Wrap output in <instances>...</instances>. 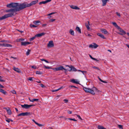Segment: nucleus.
Instances as JSON below:
<instances>
[{
  "label": "nucleus",
  "instance_id": "9b49d317",
  "mask_svg": "<svg viewBox=\"0 0 129 129\" xmlns=\"http://www.w3.org/2000/svg\"><path fill=\"white\" fill-rule=\"evenodd\" d=\"M30 43L29 42H22L21 43V44L22 45L26 46V45L30 44Z\"/></svg>",
  "mask_w": 129,
  "mask_h": 129
},
{
  "label": "nucleus",
  "instance_id": "e433bc0d",
  "mask_svg": "<svg viewBox=\"0 0 129 129\" xmlns=\"http://www.w3.org/2000/svg\"><path fill=\"white\" fill-rule=\"evenodd\" d=\"M24 116V113H22L18 115L17 116Z\"/></svg>",
  "mask_w": 129,
  "mask_h": 129
},
{
  "label": "nucleus",
  "instance_id": "c756f323",
  "mask_svg": "<svg viewBox=\"0 0 129 129\" xmlns=\"http://www.w3.org/2000/svg\"><path fill=\"white\" fill-rule=\"evenodd\" d=\"M78 71L82 73L84 75L85 74H86L87 73V72L86 71H82L81 70H79Z\"/></svg>",
  "mask_w": 129,
  "mask_h": 129
},
{
  "label": "nucleus",
  "instance_id": "603ef678",
  "mask_svg": "<svg viewBox=\"0 0 129 129\" xmlns=\"http://www.w3.org/2000/svg\"><path fill=\"white\" fill-rule=\"evenodd\" d=\"M116 13L118 17H120V14L118 12H116Z\"/></svg>",
  "mask_w": 129,
  "mask_h": 129
},
{
  "label": "nucleus",
  "instance_id": "6e6d98bb",
  "mask_svg": "<svg viewBox=\"0 0 129 129\" xmlns=\"http://www.w3.org/2000/svg\"><path fill=\"white\" fill-rule=\"evenodd\" d=\"M76 115L77 116V117H78V118L80 119L81 120H82V118H81V117L79 115Z\"/></svg>",
  "mask_w": 129,
  "mask_h": 129
},
{
  "label": "nucleus",
  "instance_id": "7c9ffc66",
  "mask_svg": "<svg viewBox=\"0 0 129 129\" xmlns=\"http://www.w3.org/2000/svg\"><path fill=\"white\" fill-rule=\"evenodd\" d=\"M40 22V21L38 20L35 21L34 22V23L35 24L37 25H39V24H38V23H39Z\"/></svg>",
  "mask_w": 129,
  "mask_h": 129
},
{
  "label": "nucleus",
  "instance_id": "2eb2a0df",
  "mask_svg": "<svg viewBox=\"0 0 129 129\" xmlns=\"http://www.w3.org/2000/svg\"><path fill=\"white\" fill-rule=\"evenodd\" d=\"M70 7L71 8L73 9L77 10H79L80 9V8H79L77 6H74L72 5Z\"/></svg>",
  "mask_w": 129,
  "mask_h": 129
},
{
  "label": "nucleus",
  "instance_id": "f03ea898",
  "mask_svg": "<svg viewBox=\"0 0 129 129\" xmlns=\"http://www.w3.org/2000/svg\"><path fill=\"white\" fill-rule=\"evenodd\" d=\"M83 89L85 92L90 93L93 95L95 94V91L97 92H101V91L98 90L97 88L94 87H93L91 88H90L86 87H84L83 88Z\"/></svg>",
  "mask_w": 129,
  "mask_h": 129
},
{
  "label": "nucleus",
  "instance_id": "13d9d810",
  "mask_svg": "<svg viewBox=\"0 0 129 129\" xmlns=\"http://www.w3.org/2000/svg\"><path fill=\"white\" fill-rule=\"evenodd\" d=\"M10 119L7 118V119L6 120V121L8 123H9L10 122Z\"/></svg>",
  "mask_w": 129,
  "mask_h": 129
},
{
  "label": "nucleus",
  "instance_id": "f257e3e1",
  "mask_svg": "<svg viewBox=\"0 0 129 129\" xmlns=\"http://www.w3.org/2000/svg\"><path fill=\"white\" fill-rule=\"evenodd\" d=\"M7 7L9 8H13L12 9L6 11L7 12H11L5 15L4 16L0 17V20H2L9 17H12L15 15L14 12L18 11L23 10L21 4H19L18 3H12L7 5Z\"/></svg>",
  "mask_w": 129,
  "mask_h": 129
},
{
  "label": "nucleus",
  "instance_id": "3c124183",
  "mask_svg": "<svg viewBox=\"0 0 129 129\" xmlns=\"http://www.w3.org/2000/svg\"><path fill=\"white\" fill-rule=\"evenodd\" d=\"M0 42H4V43H6L7 42V41L6 40H3L1 41H0Z\"/></svg>",
  "mask_w": 129,
  "mask_h": 129
},
{
  "label": "nucleus",
  "instance_id": "39448f33",
  "mask_svg": "<svg viewBox=\"0 0 129 129\" xmlns=\"http://www.w3.org/2000/svg\"><path fill=\"white\" fill-rule=\"evenodd\" d=\"M21 106L22 108H24L26 109H28L31 107L35 106V105L34 104L28 105L24 104V105H21Z\"/></svg>",
  "mask_w": 129,
  "mask_h": 129
},
{
  "label": "nucleus",
  "instance_id": "69168bd1",
  "mask_svg": "<svg viewBox=\"0 0 129 129\" xmlns=\"http://www.w3.org/2000/svg\"><path fill=\"white\" fill-rule=\"evenodd\" d=\"M0 87L3 88L4 87L3 85L0 84Z\"/></svg>",
  "mask_w": 129,
  "mask_h": 129
},
{
  "label": "nucleus",
  "instance_id": "72a5a7b5",
  "mask_svg": "<svg viewBox=\"0 0 129 129\" xmlns=\"http://www.w3.org/2000/svg\"><path fill=\"white\" fill-rule=\"evenodd\" d=\"M36 74L38 75H41L42 74V73L39 71H36Z\"/></svg>",
  "mask_w": 129,
  "mask_h": 129
},
{
  "label": "nucleus",
  "instance_id": "f8f14e48",
  "mask_svg": "<svg viewBox=\"0 0 129 129\" xmlns=\"http://www.w3.org/2000/svg\"><path fill=\"white\" fill-rule=\"evenodd\" d=\"M13 69L17 72L19 73L21 72L20 70L18 68H16L15 67H14Z\"/></svg>",
  "mask_w": 129,
  "mask_h": 129
},
{
  "label": "nucleus",
  "instance_id": "0eeeda50",
  "mask_svg": "<svg viewBox=\"0 0 129 129\" xmlns=\"http://www.w3.org/2000/svg\"><path fill=\"white\" fill-rule=\"evenodd\" d=\"M99 46L95 43H93L92 44L89 45V47L91 48H96L98 47Z\"/></svg>",
  "mask_w": 129,
  "mask_h": 129
},
{
  "label": "nucleus",
  "instance_id": "49530a36",
  "mask_svg": "<svg viewBox=\"0 0 129 129\" xmlns=\"http://www.w3.org/2000/svg\"><path fill=\"white\" fill-rule=\"evenodd\" d=\"M2 78V76H0V81L2 82H5V80H3L1 79V78Z\"/></svg>",
  "mask_w": 129,
  "mask_h": 129
},
{
  "label": "nucleus",
  "instance_id": "7ed1b4c3",
  "mask_svg": "<svg viewBox=\"0 0 129 129\" xmlns=\"http://www.w3.org/2000/svg\"><path fill=\"white\" fill-rule=\"evenodd\" d=\"M38 0H37L32 1L30 4H26L25 3H23L21 4V5L23 8V9L27 7H30L32 5H35L38 3Z\"/></svg>",
  "mask_w": 129,
  "mask_h": 129
},
{
  "label": "nucleus",
  "instance_id": "6ab92c4d",
  "mask_svg": "<svg viewBox=\"0 0 129 129\" xmlns=\"http://www.w3.org/2000/svg\"><path fill=\"white\" fill-rule=\"evenodd\" d=\"M76 29L77 31H78L79 33L81 34V29L78 26H77L76 27Z\"/></svg>",
  "mask_w": 129,
  "mask_h": 129
},
{
  "label": "nucleus",
  "instance_id": "cd10ccee",
  "mask_svg": "<svg viewBox=\"0 0 129 129\" xmlns=\"http://www.w3.org/2000/svg\"><path fill=\"white\" fill-rule=\"evenodd\" d=\"M98 129H106L103 126L101 125H98Z\"/></svg>",
  "mask_w": 129,
  "mask_h": 129
},
{
  "label": "nucleus",
  "instance_id": "c9c22d12",
  "mask_svg": "<svg viewBox=\"0 0 129 129\" xmlns=\"http://www.w3.org/2000/svg\"><path fill=\"white\" fill-rule=\"evenodd\" d=\"M39 100V99H32V102H33L34 101L37 102Z\"/></svg>",
  "mask_w": 129,
  "mask_h": 129
},
{
  "label": "nucleus",
  "instance_id": "c03bdc74",
  "mask_svg": "<svg viewBox=\"0 0 129 129\" xmlns=\"http://www.w3.org/2000/svg\"><path fill=\"white\" fill-rule=\"evenodd\" d=\"M89 56H90V58L92 59H93L94 60H96V59L90 55Z\"/></svg>",
  "mask_w": 129,
  "mask_h": 129
},
{
  "label": "nucleus",
  "instance_id": "5fc2aeb1",
  "mask_svg": "<svg viewBox=\"0 0 129 129\" xmlns=\"http://www.w3.org/2000/svg\"><path fill=\"white\" fill-rule=\"evenodd\" d=\"M70 87H71V88H73V87H75V88H77V87H76L74 86H73V85H71V86H69Z\"/></svg>",
  "mask_w": 129,
  "mask_h": 129
},
{
  "label": "nucleus",
  "instance_id": "864d4df0",
  "mask_svg": "<svg viewBox=\"0 0 129 129\" xmlns=\"http://www.w3.org/2000/svg\"><path fill=\"white\" fill-rule=\"evenodd\" d=\"M56 13V12H52V13H51L48 14L47 15L48 16H50V15H52L53 14H55Z\"/></svg>",
  "mask_w": 129,
  "mask_h": 129
},
{
  "label": "nucleus",
  "instance_id": "ea45409f",
  "mask_svg": "<svg viewBox=\"0 0 129 129\" xmlns=\"http://www.w3.org/2000/svg\"><path fill=\"white\" fill-rule=\"evenodd\" d=\"M30 26L31 27H37V26H36L35 25H33V24H30Z\"/></svg>",
  "mask_w": 129,
  "mask_h": 129
},
{
  "label": "nucleus",
  "instance_id": "e2e57ef3",
  "mask_svg": "<svg viewBox=\"0 0 129 129\" xmlns=\"http://www.w3.org/2000/svg\"><path fill=\"white\" fill-rule=\"evenodd\" d=\"M35 123L37 124V123H38L36 122L33 119L32 120Z\"/></svg>",
  "mask_w": 129,
  "mask_h": 129
},
{
  "label": "nucleus",
  "instance_id": "dca6fc26",
  "mask_svg": "<svg viewBox=\"0 0 129 129\" xmlns=\"http://www.w3.org/2000/svg\"><path fill=\"white\" fill-rule=\"evenodd\" d=\"M113 24L116 28L118 29H119L120 28V27L118 26L117 24L115 22H113L112 23Z\"/></svg>",
  "mask_w": 129,
  "mask_h": 129
},
{
  "label": "nucleus",
  "instance_id": "bf43d9fd",
  "mask_svg": "<svg viewBox=\"0 0 129 129\" xmlns=\"http://www.w3.org/2000/svg\"><path fill=\"white\" fill-rule=\"evenodd\" d=\"M40 85H41V86L43 87V88H44V87H45V86L44 85H43L42 84H40Z\"/></svg>",
  "mask_w": 129,
  "mask_h": 129
},
{
  "label": "nucleus",
  "instance_id": "a211bd4d",
  "mask_svg": "<svg viewBox=\"0 0 129 129\" xmlns=\"http://www.w3.org/2000/svg\"><path fill=\"white\" fill-rule=\"evenodd\" d=\"M97 35L101 38H103L104 39H106V38L104 36V35L100 33H98L97 34Z\"/></svg>",
  "mask_w": 129,
  "mask_h": 129
},
{
  "label": "nucleus",
  "instance_id": "58836bf2",
  "mask_svg": "<svg viewBox=\"0 0 129 129\" xmlns=\"http://www.w3.org/2000/svg\"><path fill=\"white\" fill-rule=\"evenodd\" d=\"M11 92L13 94H16V91L14 90L11 91Z\"/></svg>",
  "mask_w": 129,
  "mask_h": 129
},
{
  "label": "nucleus",
  "instance_id": "b1692460",
  "mask_svg": "<svg viewBox=\"0 0 129 129\" xmlns=\"http://www.w3.org/2000/svg\"><path fill=\"white\" fill-rule=\"evenodd\" d=\"M0 92L4 94H6L7 93V92L6 91H5L2 89L1 88H0Z\"/></svg>",
  "mask_w": 129,
  "mask_h": 129
},
{
  "label": "nucleus",
  "instance_id": "2f4dec72",
  "mask_svg": "<svg viewBox=\"0 0 129 129\" xmlns=\"http://www.w3.org/2000/svg\"><path fill=\"white\" fill-rule=\"evenodd\" d=\"M31 51V50L30 49H28L27 51L26 52V54L27 55H28L30 54V52Z\"/></svg>",
  "mask_w": 129,
  "mask_h": 129
},
{
  "label": "nucleus",
  "instance_id": "5701e85b",
  "mask_svg": "<svg viewBox=\"0 0 129 129\" xmlns=\"http://www.w3.org/2000/svg\"><path fill=\"white\" fill-rule=\"evenodd\" d=\"M63 88V86H61V87L60 88H58V89H56V90H52V92H55L56 91H58L61 89H62Z\"/></svg>",
  "mask_w": 129,
  "mask_h": 129
},
{
  "label": "nucleus",
  "instance_id": "4c0bfd02",
  "mask_svg": "<svg viewBox=\"0 0 129 129\" xmlns=\"http://www.w3.org/2000/svg\"><path fill=\"white\" fill-rule=\"evenodd\" d=\"M41 60L42 61H45L46 63H49V62L47 60L45 59H41Z\"/></svg>",
  "mask_w": 129,
  "mask_h": 129
},
{
  "label": "nucleus",
  "instance_id": "0e129e2a",
  "mask_svg": "<svg viewBox=\"0 0 129 129\" xmlns=\"http://www.w3.org/2000/svg\"><path fill=\"white\" fill-rule=\"evenodd\" d=\"M47 24H44L42 25V26L43 27H44L46 26Z\"/></svg>",
  "mask_w": 129,
  "mask_h": 129
},
{
  "label": "nucleus",
  "instance_id": "f704fd0d",
  "mask_svg": "<svg viewBox=\"0 0 129 129\" xmlns=\"http://www.w3.org/2000/svg\"><path fill=\"white\" fill-rule=\"evenodd\" d=\"M36 35H35V36L30 38L29 39L30 41H32L33 40L35 39V38H36Z\"/></svg>",
  "mask_w": 129,
  "mask_h": 129
},
{
  "label": "nucleus",
  "instance_id": "bb28decb",
  "mask_svg": "<svg viewBox=\"0 0 129 129\" xmlns=\"http://www.w3.org/2000/svg\"><path fill=\"white\" fill-rule=\"evenodd\" d=\"M24 116H29L31 115V113L30 112H26L24 113Z\"/></svg>",
  "mask_w": 129,
  "mask_h": 129
},
{
  "label": "nucleus",
  "instance_id": "4d7b16f0",
  "mask_svg": "<svg viewBox=\"0 0 129 129\" xmlns=\"http://www.w3.org/2000/svg\"><path fill=\"white\" fill-rule=\"evenodd\" d=\"M33 78L32 77H29V78L28 80L29 81H32L33 80Z\"/></svg>",
  "mask_w": 129,
  "mask_h": 129
},
{
  "label": "nucleus",
  "instance_id": "9d476101",
  "mask_svg": "<svg viewBox=\"0 0 129 129\" xmlns=\"http://www.w3.org/2000/svg\"><path fill=\"white\" fill-rule=\"evenodd\" d=\"M52 0H46L45 1H43L42 2H41L39 3V4L40 5H41V4H46L47 3L50 2H51V1Z\"/></svg>",
  "mask_w": 129,
  "mask_h": 129
},
{
  "label": "nucleus",
  "instance_id": "a19ab883",
  "mask_svg": "<svg viewBox=\"0 0 129 129\" xmlns=\"http://www.w3.org/2000/svg\"><path fill=\"white\" fill-rule=\"evenodd\" d=\"M55 19H51L49 21V22H53V21H55Z\"/></svg>",
  "mask_w": 129,
  "mask_h": 129
},
{
  "label": "nucleus",
  "instance_id": "c85d7f7f",
  "mask_svg": "<svg viewBox=\"0 0 129 129\" xmlns=\"http://www.w3.org/2000/svg\"><path fill=\"white\" fill-rule=\"evenodd\" d=\"M43 67L44 68H46V69H52L53 70V68H51L49 67L46 66L45 65H44Z\"/></svg>",
  "mask_w": 129,
  "mask_h": 129
},
{
  "label": "nucleus",
  "instance_id": "a878e982",
  "mask_svg": "<svg viewBox=\"0 0 129 129\" xmlns=\"http://www.w3.org/2000/svg\"><path fill=\"white\" fill-rule=\"evenodd\" d=\"M119 29V31L121 32L122 33V34H126V33L125 31H124L123 30L121 29L120 27V28Z\"/></svg>",
  "mask_w": 129,
  "mask_h": 129
},
{
  "label": "nucleus",
  "instance_id": "412c9836",
  "mask_svg": "<svg viewBox=\"0 0 129 129\" xmlns=\"http://www.w3.org/2000/svg\"><path fill=\"white\" fill-rule=\"evenodd\" d=\"M69 33L72 35L74 36V31L72 29H70L69 32Z\"/></svg>",
  "mask_w": 129,
  "mask_h": 129
},
{
  "label": "nucleus",
  "instance_id": "aec40b11",
  "mask_svg": "<svg viewBox=\"0 0 129 129\" xmlns=\"http://www.w3.org/2000/svg\"><path fill=\"white\" fill-rule=\"evenodd\" d=\"M77 80H75L74 79H73L71 80V81L73 82V83H76L77 84H78L79 83V82H78L77 81Z\"/></svg>",
  "mask_w": 129,
  "mask_h": 129
},
{
  "label": "nucleus",
  "instance_id": "ddd939ff",
  "mask_svg": "<svg viewBox=\"0 0 129 129\" xmlns=\"http://www.w3.org/2000/svg\"><path fill=\"white\" fill-rule=\"evenodd\" d=\"M103 3L102 6H104L106 5L107 1H109V0H102Z\"/></svg>",
  "mask_w": 129,
  "mask_h": 129
},
{
  "label": "nucleus",
  "instance_id": "09e8293b",
  "mask_svg": "<svg viewBox=\"0 0 129 129\" xmlns=\"http://www.w3.org/2000/svg\"><path fill=\"white\" fill-rule=\"evenodd\" d=\"M93 68L94 69H96L98 70H100V69L96 67H93Z\"/></svg>",
  "mask_w": 129,
  "mask_h": 129
},
{
  "label": "nucleus",
  "instance_id": "f3484780",
  "mask_svg": "<svg viewBox=\"0 0 129 129\" xmlns=\"http://www.w3.org/2000/svg\"><path fill=\"white\" fill-rule=\"evenodd\" d=\"M101 30L102 33H104L105 34H107L108 33L107 31L104 29H101Z\"/></svg>",
  "mask_w": 129,
  "mask_h": 129
},
{
  "label": "nucleus",
  "instance_id": "de8ad7c7",
  "mask_svg": "<svg viewBox=\"0 0 129 129\" xmlns=\"http://www.w3.org/2000/svg\"><path fill=\"white\" fill-rule=\"evenodd\" d=\"M118 126L119 128H121V129H123L122 126V125H118Z\"/></svg>",
  "mask_w": 129,
  "mask_h": 129
},
{
  "label": "nucleus",
  "instance_id": "774afa93",
  "mask_svg": "<svg viewBox=\"0 0 129 129\" xmlns=\"http://www.w3.org/2000/svg\"><path fill=\"white\" fill-rule=\"evenodd\" d=\"M126 45L129 48V45L126 44Z\"/></svg>",
  "mask_w": 129,
  "mask_h": 129
},
{
  "label": "nucleus",
  "instance_id": "6e6552de",
  "mask_svg": "<svg viewBox=\"0 0 129 129\" xmlns=\"http://www.w3.org/2000/svg\"><path fill=\"white\" fill-rule=\"evenodd\" d=\"M54 46V44L52 41H49L48 43L47 44V47H53Z\"/></svg>",
  "mask_w": 129,
  "mask_h": 129
},
{
  "label": "nucleus",
  "instance_id": "473e14b6",
  "mask_svg": "<svg viewBox=\"0 0 129 129\" xmlns=\"http://www.w3.org/2000/svg\"><path fill=\"white\" fill-rule=\"evenodd\" d=\"M98 78L99 79V80L101 82H103V83H107V82H106L105 81H103L102 80H101V79L99 77V76H98Z\"/></svg>",
  "mask_w": 129,
  "mask_h": 129
},
{
  "label": "nucleus",
  "instance_id": "8fccbe9b",
  "mask_svg": "<svg viewBox=\"0 0 129 129\" xmlns=\"http://www.w3.org/2000/svg\"><path fill=\"white\" fill-rule=\"evenodd\" d=\"M24 40V39L21 38V39H19L18 40V41L19 42H20V41H23Z\"/></svg>",
  "mask_w": 129,
  "mask_h": 129
},
{
  "label": "nucleus",
  "instance_id": "37998d69",
  "mask_svg": "<svg viewBox=\"0 0 129 129\" xmlns=\"http://www.w3.org/2000/svg\"><path fill=\"white\" fill-rule=\"evenodd\" d=\"M63 101L65 103H67L68 102V100L67 99H65L63 100Z\"/></svg>",
  "mask_w": 129,
  "mask_h": 129
},
{
  "label": "nucleus",
  "instance_id": "052dcab7",
  "mask_svg": "<svg viewBox=\"0 0 129 129\" xmlns=\"http://www.w3.org/2000/svg\"><path fill=\"white\" fill-rule=\"evenodd\" d=\"M37 67L36 66H33L31 67V68H32L36 69Z\"/></svg>",
  "mask_w": 129,
  "mask_h": 129
},
{
  "label": "nucleus",
  "instance_id": "1a4fd4ad",
  "mask_svg": "<svg viewBox=\"0 0 129 129\" xmlns=\"http://www.w3.org/2000/svg\"><path fill=\"white\" fill-rule=\"evenodd\" d=\"M3 46L5 47H12V45L11 44L5 43H3L2 44H1L0 43V46Z\"/></svg>",
  "mask_w": 129,
  "mask_h": 129
},
{
  "label": "nucleus",
  "instance_id": "79ce46f5",
  "mask_svg": "<svg viewBox=\"0 0 129 129\" xmlns=\"http://www.w3.org/2000/svg\"><path fill=\"white\" fill-rule=\"evenodd\" d=\"M68 119H69V120H73V121H77V120L75 119H72V118H68Z\"/></svg>",
  "mask_w": 129,
  "mask_h": 129
},
{
  "label": "nucleus",
  "instance_id": "338daca9",
  "mask_svg": "<svg viewBox=\"0 0 129 129\" xmlns=\"http://www.w3.org/2000/svg\"><path fill=\"white\" fill-rule=\"evenodd\" d=\"M17 30L18 31H19L20 32V33H22L23 32V31H20V30H19L18 29H17Z\"/></svg>",
  "mask_w": 129,
  "mask_h": 129
},
{
  "label": "nucleus",
  "instance_id": "20e7f679",
  "mask_svg": "<svg viewBox=\"0 0 129 129\" xmlns=\"http://www.w3.org/2000/svg\"><path fill=\"white\" fill-rule=\"evenodd\" d=\"M66 70V69L64 68L61 65L59 66L58 67L55 68H53V70L55 71L62 70Z\"/></svg>",
  "mask_w": 129,
  "mask_h": 129
},
{
  "label": "nucleus",
  "instance_id": "393cba45",
  "mask_svg": "<svg viewBox=\"0 0 129 129\" xmlns=\"http://www.w3.org/2000/svg\"><path fill=\"white\" fill-rule=\"evenodd\" d=\"M8 109L7 111V113L9 115H11L12 113L11 110L9 108H8Z\"/></svg>",
  "mask_w": 129,
  "mask_h": 129
},
{
  "label": "nucleus",
  "instance_id": "a18cd8bd",
  "mask_svg": "<svg viewBox=\"0 0 129 129\" xmlns=\"http://www.w3.org/2000/svg\"><path fill=\"white\" fill-rule=\"evenodd\" d=\"M37 125L38 126H43L44 125L43 124H40L39 123H37Z\"/></svg>",
  "mask_w": 129,
  "mask_h": 129
},
{
  "label": "nucleus",
  "instance_id": "423d86ee",
  "mask_svg": "<svg viewBox=\"0 0 129 129\" xmlns=\"http://www.w3.org/2000/svg\"><path fill=\"white\" fill-rule=\"evenodd\" d=\"M66 67H68L71 68L70 70H68V71H73L76 72L77 71V70L73 66L71 65V66H70L69 65H66Z\"/></svg>",
  "mask_w": 129,
  "mask_h": 129
},
{
  "label": "nucleus",
  "instance_id": "680f3d73",
  "mask_svg": "<svg viewBox=\"0 0 129 129\" xmlns=\"http://www.w3.org/2000/svg\"><path fill=\"white\" fill-rule=\"evenodd\" d=\"M68 114H71L72 113V112L70 110H68Z\"/></svg>",
  "mask_w": 129,
  "mask_h": 129
},
{
  "label": "nucleus",
  "instance_id": "4468645a",
  "mask_svg": "<svg viewBox=\"0 0 129 129\" xmlns=\"http://www.w3.org/2000/svg\"><path fill=\"white\" fill-rule=\"evenodd\" d=\"M46 34L45 33H42L40 34H38L36 35V37H41L44 35Z\"/></svg>",
  "mask_w": 129,
  "mask_h": 129
},
{
  "label": "nucleus",
  "instance_id": "4be33fe9",
  "mask_svg": "<svg viewBox=\"0 0 129 129\" xmlns=\"http://www.w3.org/2000/svg\"><path fill=\"white\" fill-rule=\"evenodd\" d=\"M88 23H86L85 24V25L86 27V28H87L88 30H89V29H90V28L88 26V25H90L89 23V22L88 21Z\"/></svg>",
  "mask_w": 129,
  "mask_h": 129
}]
</instances>
